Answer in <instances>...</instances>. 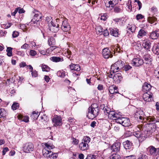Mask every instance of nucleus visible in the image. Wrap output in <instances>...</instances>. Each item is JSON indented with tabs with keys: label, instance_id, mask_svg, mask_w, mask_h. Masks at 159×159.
<instances>
[{
	"label": "nucleus",
	"instance_id": "obj_1",
	"mask_svg": "<svg viewBox=\"0 0 159 159\" xmlns=\"http://www.w3.org/2000/svg\"><path fill=\"white\" fill-rule=\"evenodd\" d=\"M156 125L154 123H145L141 133L140 132L135 131L133 134L138 138L145 139L146 138L154 135V132L156 130Z\"/></svg>",
	"mask_w": 159,
	"mask_h": 159
},
{
	"label": "nucleus",
	"instance_id": "obj_2",
	"mask_svg": "<svg viewBox=\"0 0 159 159\" xmlns=\"http://www.w3.org/2000/svg\"><path fill=\"white\" fill-rule=\"evenodd\" d=\"M134 117L138 120V121L141 122L147 120L149 122L156 124V123L159 122V120H157L153 116H149L147 118L144 117L143 112L141 110L137 111L134 114Z\"/></svg>",
	"mask_w": 159,
	"mask_h": 159
},
{
	"label": "nucleus",
	"instance_id": "obj_3",
	"mask_svg": "<svg viewBox=\"0 0 159 159\" xmlns=\"http://www.w3.org/2000/svg\"><path fill=\"white\" fill-rule=\"evenodd\" d=\"M99 109L96 104H93L89 108V111L87 117L89 119H93L98 114Z\"/></svg>",
	"mask_w": 159,
	"mask_h": 159
},
{
	"label": "nucleus",
	"instance_id": "obj_4",
	"mask_svg": "<svg viewBox=\"0 0 159 159\" xmlns=\"http://www.w3.org/2000/svg\"><path fill=\"white\" fill-rule=\"evenodd\" d=\"M56 22H59L61 30L64 32H68L70 29V27L68 23V20L66 18L57 19Z\"/></svg>",
	"mask_w": 159,
	"mask_h": 159
},
{
	"label": "nucleus",
	"instance_id": "obj_5",
	"mask_svg": "<svg viewBox=\"0 0 159 159\" xmlns=\"http://www.w3.org/2000/svg\"><path fill=\"white\" fill-rule=\"evenodd\" d=\"M124 62L121 60L118 61L111 66V71L113 73L118 72L121 70L123 67Z\"/></svg>",
	"mask_w": 159,
	"mask_h": 159
},
{
	"label": "nucleus",
	"instance_id": "obj_6",
	"mask_svg": "<svg viewBox=\"0 0 159 159\" xmlns=\"http://www.w3.org/2000/svg\"><path fill=\"white\" fill-rule=\"evenodd\" d=\"M34 149V146L32 143L30 142L25 143L23 146V150L25 152L30 153Z\"/></svg>",
	"mask_w": 159,
	"mask_h": 159
},
{
	"label": "nucleus",
	"instance_id": "obj_7",
	"mask_svg": "<svg viewBox=\"0 0 159 159\" xmlns=\"http://www.w3.org/2000/svg\"><path fill=\"white\" fill-rule=\"evenodd\" d=\"M144 63L143 60L140 57H137L133 59L131 63L133 66H139L142 65Z\"/></svg>",
	"mask_w": 159,
	"mask_h": 159
},
{
	"label": "nucleus",
	"instance_id": "obj_8",
	"mask_svg": "<svg viewBox=\"0 0 159 159\" xmlns=\"http://www.w3.org/2000/svg\"><path fill=\"white\" fill-rule=\"evenodd\" d=\"M102 54L103 57L105 59L111 58L113 55L108 48H105L102 50Z\"/></svg>",
	"mask_w": 159,
	"mask_h": 159
},
{
	"label": "nucleus",
	"instance_id": "obj_9",
	"mask_svg": "<svg viewBox=\"0 0 159 159\" xmlns=\"http://www.w3.org/2000/svg\"><path fill=\"white\" fill-rule=\"evenodd\" d=\"M120 143L119 142L115 143L111 147V149L112 152H117L120 150Z\"/></svg>",
	"mask_w": 159,
	"mask_h": 159
},
{
	"label": "nucleus",
	"instance_id": "obj_10",
	"mask_svg": "<svg viewBox=\"0 0 159 159\" xmlns=\"http://www.w3.org/2000/svg\"><path fill=\"white\" fill-rule=\"evenodd\" d=\"M149 153L153 156L157 155L159 152V148H156L152 146H151L148 148Z\"/></svg>",
	"mask_w": 159,
	"mask_h": 159
},
{
	"label": "nucleus",
	"instance_id": "obj_11",
	"mask_svg": "<svg viewBox=\"0 0 159 159\" xmlns=\"http://www.w3.org/2000/svg\"><path fill=\"white\" fill-rule=\"evenodd\" d=\"M57 22V23H54L51 21L50 22L51 25H49L50 26V29H54L53 32H56L59 30L60 24H59V22Z\"/></svg>",
	"mask_w": 159,
	"mask_h": 159
},
{
	"label": "nucleus",
	"instance_id": "obj_12",
	"mask_svg": "<svg viewBox=\"0 0 159 159\" xmlns=\"http://www.w3.org/2000/svg\"><path fill=\"white\" fill-rule=\"evenodd\" d=\"M54 125L55 126L61 125V117L56 116L52 119Z\"/></svg>",
	"mask_w": 159,
	"mask_h": 159
},
{
	"label": "nucleus",
	"instance_id": "obj_13",
	"mask_svg": "<svg viewBox=\"0 0 159 159\" xmlns=\"http://www.w3.org/2000/svg\"><path fill=\"white\" fill-rule=\"evenodd\" d=\"M143 58L144 60V62L146 64H151L152 59L151 56L149 54H147L144 55Z\"/></svg>",
	"mask_w": 159,
	"mask_h": 159
},
{
	"label": "nucleus",
	"instance_id": "obj_14",
	"mask_svg": "<svg viewBox=\"0 0 159 159\" xmlns=\"http://www.w3.org/2000/svg\"><path fill=\"white\" fill-rule=\"evenodd\" d=\"M79 148L81 150L84 151L89 149V146L87 143L82 142L79 145Z\"/></svg>",
	"mask_w": 159,
	"mask_h": 159
},
{
	"label": "nucleus",
	"instance_id": "obj_15",
	"mask_svg": "<svg viewBox=\"0 0 159 159\" xmlns=\"http://www.w3.org/2000/svg\"><path fill=\"white\" fill-rule=\"evenodd\" d=\"M110 34L112 35L115 37L119 36L120 34H119V30L117 28H115L114 29L110 28L109 29Z\"/></svg>",
	"mask_w": 159,
	"mask_h": 159
},
{
	"label": "nucleus",
	"instance_id": "obj_16",
	"mask_svg": "<svg viewBox=\"0 0 159 159\" xmlns=\"http://www.w3.org/2000/svg\"><path fill=\"white\" fill-rule=\"evenodd\" d=\"M145 92L143 95V99L145 101L149 102L151 100V98L152 97V95L150 94L149 92Z\"/></svg>",
	"mask_w": 159,
	"mask_h": 159
},
{
	"label": "nucleus",
	"instance_id": "obj_17",
	"mask_svg": "<svg viewBox=\"0 0 159 159\" xmlns=\"http://www.w3.org/2000/svg\"><path fill=\"white\" fill-rule=\"evenodd\" d=\"M43 154L44 157L50 158L51 154H52V152L50 150L47 149L46 148H44L43 150Z\"/></svg>",
	"mask_w": 159,
	"mask_h": 159
},
{
	"label": "nucleus",
	"instance_id": "obj_18",
	"mask_svg": "<svg viewBox=\"0 0 159 159\" xmlns=\"http://www.w3.org/2000/svg\"><path fill=\"white\" fill-rule=\"evenodd\" d=\"M152 86L150 84L145 82L142 87V90L143 92H149Z\"/></svg>",
	"mask_w": 159,
	"mask_h": 159
},
{
	"label": "nucleus",
	"instance_id": "obj_19",
	"mask_svg": "<svg viewBox=\"0 0 159 159\" xmlns=\"http://www.w3.org/2000/svg\"><path fill=\"white\" fill-rule=\"evenodd\" d=\"M122 79V75L120 73L116 74L113 76V80L114 81L117 83L119 82Z\"/></svg>",
	"mask_w": 159,
	"mask_h": 159
},
{
	"label": "nucleus",
	"instance_id": "obj_20",
	"mask_svg": "<svg viewBox=\"0 0 159 159\" xmlns=\"http://www.w3.org/2000/svg\"><path fill=\"white\" fill-rule=\"evenodd\" d=\"M150 37L152 39H157L159 36V32L158 31H153L150 33Z\"/></svg>",
	"mask_w": 159,
	"mask_h": 159
},
{
	"label": "nucleus",
	"instance_id": "obj_21",
	"mask_svg": "<svg viewBox=\"0 0 159 159\" xmlns=\"http://www.w3.org/2000/svg\"><path fill=\"white\" fill-rule=\"evenodd\" d=\"M124 148L126 149H129L133 145V143L129 140H126L123 142Z\"/></svg>",
	"mask_w": 159,
	"mask_h": 159
},
{
	"label": "nucleus",
	"instance_id": "obj_22",
	"mask_svg": "<svg viewBox=\"0 0 159 159\" xmlns=\"http://www.w3.org/2000/svg\"><path fill=\"white\" fill-rule=\"evenodd\" d=\"M151 43L149 41H144L142 45L145 49L150 50L151 48Z\"/></svg>",
	"mask_w": 159,
	"mask_h": 159
},
{
	"label": "nucleus",
	"instance_id": "obj_23",
	"mask_svg": "<svg viewBox=\"0 0 159 159\" xmlns=\"http://www.w3.org/2000/svg\"><path fill=\"white\" fill-rule=\"evenodd\" d=\"M152 50L153 52L155 54L159 55V45L155 44L153 46Z\"/></svg>",
	"mask_w": 159,
	"mask_h": 159
},
{
	"label": "nucleus",
	"instance_id": "obj_24",
	"mask_svg": "<svg viewBox=\"0 0 159 159\" xmlns=\"http://www.w3.org/2000/svg\"><path fill=\"white\" fill-rule=\"evenodd\" d=\"M70 69L77 71H79L80 70V66L78 64H71L70 66Z\"/></svg>",
	"mask_w": 159,
	"mask_h": 159
},
{
	"label": "nucleus",
	"instance_id": "obj_25",
	"mask_svg": "<svg viewBox=\"0 0 159 159\" xmlns=\"http://www.w3.org/2000/svg\"><path fill=\"white\" fill-rule=\"evenodd\" d=\"M34 13H35L33 18L36 19L37 20L40 21L42 17V15L41 13L36 10H34Z\"/></svg>",
	"mask_w": 159,
	"mask_h": 159
},
{
	"label": "nucleus",
	"instance_id": "obj_26",
	"mask_svg": "<svg viewBox=\"0 0 159 159\" xmlns=\"http://www.w3.org/2000/svg\"><path fill=\"white\" fill-rule=\"evenodd\" d=\"M118 115V114L116 113L115 112L111 111L107 115L108 118L113 119H114H114H116L117 117V116Z\"/></svg>",
	"mask_w": 159,
	"mask_h": 159
},
{
	"label": "nucleus",
	"instance_id": "obj_27",
	"mask_svg": "<svg viewBox=\"0 0 159 159\" xmlns=\"http://www.w3.org/2000/svg\"><path fill=\"white\" fill-rule=\"evenodd\" d=\"M50 60L53 62H62L63 61L62 57H53L50 58Z\"/></svg>",
	"mask_w": 159,
	"mask_h": 159
},
{
	"label": "nucleus",
	"instance_id": "obj_28",
	"mask_svg": "<svg viewBox=\"0 0 159 159\" xmlns=\"http://www.w3.org/2000/svg\"><path fill=\"white\" fill-rule=\"evenodd\" d=\"M43 146H44L45 147L44 148H46L47 149L50 150L51 149H53L55 148V147L52 144H51L49 143H42Z\"/></svg>",
	"mask_w": 159,
	"mask_h": 159
},
{
	"label": "nucleus",
	"instance_id": "obj_29",
	"mask_svg": "<svg viewBox=\"0 0 159 159\" xmlns=\"http://www.w3.org/2000/svg\"><path fill=\"white\" fill-rule=\"evenodd\" d=\"M48 45L50 46L51 45H55L56 43L55 39L52 37H50L48 38Z\"/></svg>",
	"mask_w": 159,
	"mask_h": 159
},
{
	"label": "nucleus",
	"instance_id": "obj_30",
	"mask_svg": "<svg viewBox=\"0 0 159 159\" xmlns=\"http://www.w3.org/2000/svg\"><path fill=\"white\" fill-rule=\"evenodd\" d=\"M144 125H144L143 123L138 125L134 127V130H135L136 132H140V131L142 132V129Z\"/></svg>",
	"mask_w": 159,
	"mask_h": 159
},
{
	"label": "nucleus",
	"instance_id": "obj_31",
	"mask_svg": "<svg viewBox=\"0 0 159 159\" xmlns=\"http://www.w3.org/2000/svg\"><path fill=\"white\" fill-rule=\"evenodd\" d=\"M39 21L33 18L30 22V25H33L35 27H38L39 25Z\"/></svg>",
	"mask_w": 159,
	"mask_h": 159
},
{
	"label": "nucleus",
	"instance_id": "obj_32",
	"mask_svg": "<svg viewBox=\"0 0 159 159\" xmlns=\"http://www.w3.org/2000/svg\"><path fill=\"white\" fill-rule=\"evenodd\" d=\"M124 120L123 121V123L122 125L124 126L127 127L129 126L130 125V120L128 118H125Z\"/></svg>",
	"mask_w": 159,
	"mask_h": 159
},
{
	"label": "nucleus",
	"instance_id": "obj_33",
	"mask_svg": "<svg viewBox=\"0 0 159 159\" xmlns=\"http://www.w3.org/2000/svg\"><path fill=\"white\" fill-rule=\"evenodd\" d=\"M126 29L127 30L133 33L134 32L136 29V27L134 25H130V24H129L128 26L127 27Z\"/></svg>",
	"mask_w": 159,
	"mask_h": 159
},
{
	"label": "nucleus",
	"instance_id": "obj_34",
	"mask_svg": "<svg viewBox=\"0 0 159 159\" xmlns=\"http://www.w3.org/2000/svg\"><path fill=\"white\" fill-rule=\"evenodd\" d=\"M39 115V113L38 111H35L33 112L30 116L33 120H34L38 118Z\"/></svg>",
	"mask_w": 159,
	"mask_h": 159
},
{
	"label": "nucleus",
	"instance_id": "obj_35",
	"mask_svg": "<svg viewBox=\"0 0 159 159\" xmlns=\"http://www.w3.org/2000/svg\"><path fill=\"white\" fill-rule=\"evenodd\" d=\"M146 35V33L145 31L144 30L141 29L139 32L138 37L139 38H141L145 36Z\"/></svg>",
	"mask_w": 159,
	"mask_h": 159
},
{
	"label": "nucleus",
	"instance_id": "obj_36",
	"mask_svg": "<svg viewBox=\"0 0 159 159\" xmlns=\"http://www.w3.org/2000/svg\"><path fill=\"white\" fill-rule=\"evenodd\" d=\"M96 31L98 34H102L103 33V29L100 25L97 26L95 28Z\"/></svg>",
	"mask_w": 159,
	"mask_h": 159
},
{
	"label": "nucleus",
	"instance_id": "obj_37",
	"mask_svg": "<svg viewBox=\"0 0 159 159\" xmlns=\"http://www.w3.org/2000/svg\"><path fill=\"white\" fill-rule=\"evenodd\" d=\"M7 115L6 111L3 108L0 109V118L5 117Z\"/></svg>",
	"mask_w": 159,
	"mask_h": 159
},
{
	"label": "nucleus",
	"instance_id": "obj_38",
	"mask_svg": "<svg viewBox=\"0 0 159 159\" xmlns=\"http://www.w3.org/2000/svg\"><path fill=\"white\" fill-rule=\"evenodd\" d=\"M148 20L149 23L153 24L155 22L157 21V18L155 17L150 16L148 17Z\"/></svg>",
	"mask_w": 159,
	"mask_h": 159
},
{
	"label": "nucleus",
	"instance_id": "obj_39",
	"mask_svg": "<svg viewBox=\"0 0 159 159\" xmlns=\"http://www.w3.org/2000/svg\"><path fill=\"white\" fill-rule=\"evenodd\" d=\"M120 156L117 153L112 154L110 157V159H120Z\"/></svg>",
	"mask_w": 159,
	"mask_h": 159
},
{
	"label": "nucleus",
	"instance_id": "obj_40",
	"mask_svg": "<svg viewBox=\"0 0 159 159\" xmlns=\"http://www.w3.org/2000/svg\"><path fill=\"white\" fill-rule=\"evenodd\" d=\"M91 139L89 137L87 136H84L82 140V142L87 143L88 144L90 142Z\"/></svg>",
	"mask_w": 159,
	"mask_h": 159
},
{
	"label": "nucleus",
	"instance_id": "obj_41",
	"mask_svg": "<svg viewBox=\"0 0 159 159\" xmlns=\"http://www.w3.org/2000/svg\"><path fill=\"white\" fill-rule=\"evenodd\" d=\"M41 67L42 70L43 71L48 72L50 70V68L47 65L42 64Z\"/></svg>",
	"mask_w": 159,
	"mask_h": 159
},
{
	"label": "nucleus",
	"instance_id": "obj_42",
	"mask_svg": "<svg viewBox=\"0 0 159 159\" xmlns=\"http://www.w3.org/2000/svg\"><path fill=\"white\" fill-rule=\"evenodd\" d=\"M12 48L10 47H8L7 48L6 51L7 52V55L8 57H11L12 56Z\"/></svg>",
	"mask_w": 159,
	"mask_h": 159
},
{
	"label": "nucleus",
	"instance_id": "obj_43",
	"mask_svg": "<svg viewBox=\"0 0 159 159\" xmlns=\"http://www.w3.org/2000/svg\"><path fill=\"white\" fill-rule=\"evenodd\" d=\"M124 118L125 117H117V118L114 119V120H116V121L117 123L121 125L122 123H123L122 122L123 120H124L123 119H124Z\"/></svg>",
	"mask_w": 159,
	"mask_h": 159
},
{
	"label": "nucleus",
	"instance_id": "obj_44",
	"mask_svg": "<svg viewBox=\"0 0 159 159\" xmlns=\"http://www.w3.org/2000/svg\"><path fill=\"white\" fill-rule=\"evenodd\" d=\"M39 51L42 55L46 56H48L49 55V52L47 51V49L46 50L40 49L39 50Z\"/></svg>",
	"mask_w": 159,
	"mask_h": 159
},
{
	"label": "nucleus",
	"instance_id": "obj_45",
	"mask_svg": "<svg viewBox=\"0 0 159 159\" xmlns=\"http://www.w3.org/2000/svg\"><path fill=\"white\" fill-rule=\"evenodd\" d=\"M138 159H148V157L146 155L140 153L138 155Z\"/></svg>",
	"mask_w": 159,
	"mask_h": 159
},
{
	"label": "nucleus",
	"instance_id": "obj_46",
	"mask_svg": "<svg viewBox=\"0 0 159 159\" xmlns=\"http://www.w3.org/2000/svg\"><path fill=\"white\" fill-rule=\"evenodd\" d=\"M19 107V104L18 102L14 103L12 106L11 108L14 110H15L18 109Z\"/></svg>",
	"mask_w": 159,
	"mask_h": 159
},
{
	"label": "nucleus",
	"instance_id": "obj_47",
	"mask_svg": "<svg viewBox=\"0 0 159 159\" xmlns=\"http://www.w3.org/2000/svg\"><path fill=\"white\" fill-rule=\"evenodd\" d=\"M71 52L69 50H67L66 52L65 53V55L70 60H71Z\"/></svg>",
	"mask_w": 159,
	"mask_h": 159
},
{
	"label": "nucleus",
	"instance_id": "obj_48",
	"mask_svg": "<svg viewBox=\"0 0 159 159\" xmlns=\"http://www.w3.org/2000/svg\"><path fill=\"white\" fill-rule=\"evenodd\" d=\"M109 91L110 93L111 94H115V88L113 86H109Z\"/></svg>",
	"mask_w": 159,
	"mask_h": 159
},
{
	"label": "nucleus",
	"instance_id": "obj_49",
	"mask_svg": "<svg viewBox=\"0 0 159 159\" xmlns=\"http://www.w3.org/2000/svg\"><path fill=\"white\" fill-rule=\"evenodd\" d=\"M104 112L105 115H107L110 111V109L107 106H106V107L103 110Z\"/></svg>",
	"mask_w": 159,
	"mask_h": 159
},
{
	"label": "nucleus",
	"instance_id": "obj_50",
	"mask_svg": "<svg viewBox=\"0 0 159 159\" xmlns=\"http://www.w3.org/2000/svg\"><path fill=\"white\" fill-rule=\"evenodd\" d=\"M52 46L50 48L47 49V51L49 52V53L50 52H52L53 51V50L57 48V47L55 46V45H51Z\"/></svg>",
	"mask_w": 159,
	"mask_h": 159
},
{
	"label": "nucleus",
	"instance_id": "obj_51",
	"mask_svg": "<svg viewBox=\"0 0 159 159\" xmlns=\"http://www.w3.org/2000/svg\"><path fill=\"white\" fill-rule=\"evenodd\" d=\"M57 74L59 76L63 78L65 76V74L63 71L58 72Z\"/></svg>",
	"mask_w": 159,
	"mask_h": 159
},
{
	"label": "nucleus",
	"instance_id": "obj_52",
	"mask_svg": "<svg viewBox=\"0 0 159 159\" xmlns=\"http://www.w3.org/2000/svg\"><path fill=\"white\" fill-rule=\"evenodd\" d=\"M75 120L72 118L70 117L69 118V123L71 125H73L75 122Z\"/></svg>",
	"mask_w": 159,
	"mask_h": 159
},
{
	"label": "nucleus",
	"instance_id": "obj_53",
	"mask_svg": "<svg viewBox=\"0 0 159 159\" xmlns=\"http://www.w3.org/2000/svg\"><path fill=\"white\" fill-rule=\"evenodd\" d=\"M123 67L124 68V70L125 71H127L132 68L131 66H130L129 65H127L123 66Z\"/></svg>",
	"mask_w": 159,
	"mask_h": 159
},
{
	"label": "nucleus",
	"instance_id": "obj_54",
	"mask_svg": "<svg viewBox=\"0 0 159 159\" xmlns=\"http://www.w3.org/2000/svg\"><path fill=\"white\" fill-rule=\"evenodd\" d=\"M57 153H53L52 152V154H51V156L50 158L52 159H56L57 158Z\"/></svg>",
	"mask_w": 159,
	"mask_h": 159
},
{
	"label": "nucleus",
	"instance_id": "obj_55",
	"mask_svg": "<svg viewBox=\"0 0 159 159\" xmlns=\"http://www.w3.org/2000/svg\"><path fill=\"white\" fill-rule=\"evenodd\" d=\"M114 73H113L111 71V69L110 72L107 73V76L110 78L113 79V76L114 75Z\"/></svg>",
	"mask_w": 159,
	"mask_h": 159
},
{
	"label": "nucleus",
	"instance_id": "obj_56",
	"mask_svg": "<svg viewBox=\"0 0 159 159\" xmlns=\"http://www.w3.org/2000/svg\"><path fill=\"white\" fill-rule=\"evenodd\" d=\"M85 159H96V156L91 154H89Z\"/></svg>",
	"mask_w": 159,
	"mask_h": 159
},
{
	"label": "nucleus",
	"instance_id": "obj_57",
	"mask_svg": "<svg viewBox=\"0 0 159 159\" xmlns=\"http://www.w3.org/2000/svg\"><path fill=\"white\" fill-rule=\"evenodd\" d=\"M22 121L25 122H28L29 121V117L28 116H25L22 117Z\"/></svg>",
	"mask_w": 159,
	"mask_h": 159
},
{
	"label": "nucleus",
	"instance_id": "obj_58",
	"mask_svg": "<svg viewBox=\"0 0 159 159\" xmlns=\"http://www.w3.org/2000/svg\"><path fill=\"white\" fill-rule=\"evenodd\" d=\"M135 156L134 155L124 157V159H135Z\"/></svg>",
	"mask_w": 159,
	"mask_h": 159
},
{
	"label": "nucleus",
	"instance_id": "obj_59",
	"mask_svg": "<svg viewBox=\"0 0 159 159\" xmlns=\"http://www.w3.org/2000/svg\"><path fill=\"white\" fill-rule=\"evenodd\" d=\"M79 141L78 139L73 137L72 138V143L74 145H77L79 143Z\"/></svg>",
	"mask_w": 159,
	"mask_h": 159
},
{
	"label": "nucleus",
	"instance_id": "obj_60",
	"mask_svg": "<svg viewBox=\"0 0 159 159\" xmlns=\"http://www.w3.org/2000/svg\"><path fill=\"white\" fill-rule=\"evenodd\" d=\"M19 33L16 31H14L13 32L12 36L13 38H15L17 37L19 35Z\"/></svg>",
	"mask_w": 159,
	"mask_h": 159
},
{
	"label": "nucleus",
	"instance_id": "obj_61",
	"mask_svg": "<svg viewBox=\"0 0 159 159\" xmlns=\"http://www.w3.org/2000/svg\"><path fill=\"white\" fill-rule=\"evenodd\" d=\"M144 16L141 14H138L136 16V18L137 20L143 19Z\"/></svg>",
	"mask_w": 159,
	"mask_h": 159
},
{
	"label": "nucleus",
	"instance_id": "obj_62",
	"mask_svg": "<svg viewBox=\"0 0 159 159\" xmlns=\"http://www.w3.org/2000/svg\"><path fill=\"white\" fill-rule=\"evenodd\" d=\"M30 54L31 56H34L37 54V52L33 50H31L30 51Z\"/></svg>",
	"mask_w": 159,
	"mask_h": 159
},
{
	"label": "nucleus",
	"instance_id": "obj_63",
	"mask_svg": "<svg viewBox=\"0 0 159 159\" xmlns=\"http://www.w3.org/2000/svg\"><path fill=\"white\" fill-rule=\"evenodd\" d=\"M135 2H137V4L139 6V10H140L142 7V4L139 0H134Z\"/></svg>",
	"mask_w": 159,
	"mask_h": 159
},
{
	"label": "nucleus",
	"instance_id": "obj_64",
	"mask_svg": "<svg viewBox=\"0 0 159 159\" xmlns=\"http://www.w3.org/2000/svg\"><path fill=\"white\" fill-rule=\"evenodd\" d=\"M121 11V9L118 7H116L114 8V11L116 13H119Z\"/></svg>",
	"mask_w": 159,
	"mask_h": 159
}]
</instances>
